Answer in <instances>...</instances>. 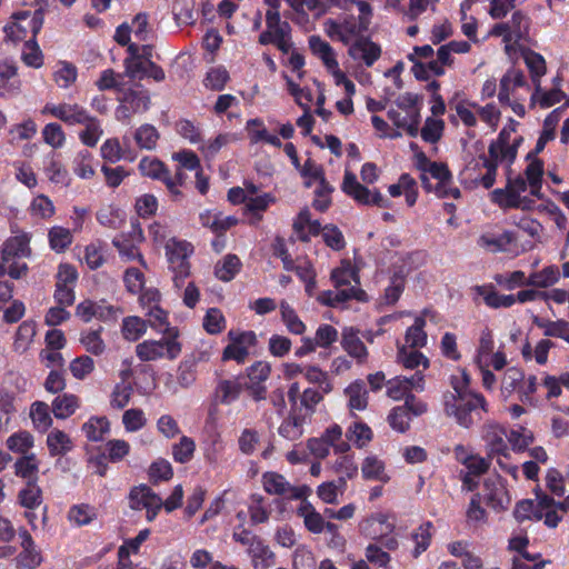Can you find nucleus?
Instances as JSON below:
<instances>
[{
  "instance_id": "obj_1",
  "label": "nucleus",
  "mask_w": 569,
  "mask_h": 569,
  "mask_svg": "<svg viewBox=\"0 0 569 569\" xmlns=\"http://www.w3.org/2000/svg\"><path fill=\"white\" fill-rule=\"evenodd\" d=\"M442 403L445 413L455 418L460 427L467 429L475 423L476 417L481 419L479 410L488 411V403L481 393L462 390L456 386L452 391L443 393Z\"/></svg>"
},
{
  "instance_id": "obj_2",
  "label": "nucleus",
  "mask_w": 569,
  "mask_h": 569,
  "mask_svg": "<svg viewBox=\"0 0 569 569\" xmlns=\"http://www.w3.org/2000/svg\"><path fill=\"white\" fill-rule=\"evenodd\" d=\"M11 19L12 21L3 28L4 39L6 41L17 43L26 40L29 34H31V38L37 37L43 24V10L16 12Z\"/></svg>"
},
{
  "instance_id": "obj_3",
  "label": "nucleus",
  "mask_w": 569,
  "mask_h": 569,
  "mask_svg": "<svg viewBox=\"0 0 569 569\" xmlns=\"http://www.w3.org/2000/svg\"><path fill=\"white\" fill-rule=\"evenodd\" d=\"M178 330H170L160 340H144L136 346V355L141 361H156L161 358L174 360L181 353V345L177 340Z\"/></svg>"
},
{
  "instance_id": "obj_4",
  "label": "nucleus",
  "mask_w": 569,
  "mask_h": 569,
  "mask_svg": "<svg viewBox=\"0 0 569 569\" xmlns=\"http://www.w3.org/2000/svg\"><path fill=\"white\" fill-rule=\"evenodd\" d=\"M164 248L169 267L173 272L174 284L181 287L183 280L190 276L189 258L193 252V246L186 240L171 238Z\"/></svg>"
},
{
  "instance_id": "obj_5",
  "label": "nucleus",
  "mask_w": 569,
  "mask_h": 569,
  "mask_svg": "<svg viewBox=\"0 0 569 569\" xmlns=\"http://www.w3.org/2000/svg\"><path fill=\"white\" fill-rule=\"evenodd\" d=\"M342 191L362 206H377L379 208H390L391 201L385 198L379 190H370L361 184L356 174L349 170L345 172L341 184Z\"/></svg>"
},
{
  "instance_id": "obj_6",
  "label": "nucleus",
  "mask_w": 569,
  "mask_h": 569,
  "mask_svg": "<svg viewBox=\"0 0 569 569\" xmlns=\"http://www.w3.org/2000/svg\"><path fill=\"white\" fill-rule=\"evenodd\" d=\"M370 21L366 17H346L342 21L329 20L327 24V33L331 39L341 41L345 46H350L359 38H363V33L368 30Z\"/></svg>"
},
{
  "instance_id": "obj_7",
  "label": "nucleus",
  "mask_w": 569,
  "mask_h": 569,
  "mask_svg": "<svg viewBox=\"0 0 569 569\" xmlns=\"http://www.w3.org/2000/svg\"><path fill=\"white\" fill-rule=\"evenodd\" d=\"M262 486L269 495L282 496L293 500L305 499L311 493L310 487L306 485L295 487L282 475L274 471L262 475Z\"/></svg>"
},
{
  "instance_id": "obj_8",
  "label": "nucleus",
  "mask_w": 569,
  "mask_h": 569,
  "mask_svg": "<svg viewBox=\"0 0 569 569\" xmlns=\"http://www.w3.org/2000/svg\"><path fill=\"white\" fill-rule=\"evenodd\" d=\"M130 507L136 510L146 509L147 520L152 521L162 508V499L147 485L131 489L129 493Z\"/></svg>"
},
{
  "instance_id": "obj_9",
  "label": "nucleus",
  "mask_w": 569,
  "mask_h": 569,
  "mask_svg": "<svg viewBox=\"0 0 569 569\" xmlns=\"http://www.w3.org/2000/svg\"><path fill=\"white\" fill-rule=\"evenodd\" d=\"M42 114H51L68 126L81 124L88 121L89 112L78 103H47L41 110Z\"/></svg>"
},
{
  "instance_id": "obj_10",
  "label": "nucleus",
  "mask_w": 569,
  "mask_h": 569,
  "mask_svg": "<svg viewBox=\"0 0 569 569\" xmlns=\"http://www.w3.org/2000/svg\"><path fill=\"white\" fill-rule=\"evenodd\" d=\"M150 98L147 93L129 90L116 109V118L119 121L127 122L133 114L148 110Z\"/></svg>"
},
{
  "instance_id": "obj_11",
  "label": "nucleus",
  "mask_w": 569,
  "mask_h": 569,
  "mask_svg": "<svg viewBox=\"0 0 569 569\" xmlns=\"http://www.w3.org/2000/svg\"><path fill=\"white\" fill-rule=\"evenodd\" d=\"M381 52L380 44L373 42L369 37L357 39L348 48L349 57L368 68L375 64L381 57Z\"/></svg>"
},
{
  "instance_id": "obj_12",
  "label": "nucleus",
  "mask_w": 569,
  "mask_h": 569,
  "mask_svg": "<svg viewBox=\"0 0 569 569\" xmlns=\"http://www.w3.org/2000/svg\"><path fill=\"white\" fill-rule=\"evenodd\" d=\"M482 439L486 443L488 457L507 456V432L500 425L489 421L482 426Z\"/></svg>"
},
{
  "instance_id": "obj_13",
  "label": "nucleus",
  "mask_w": 569,
  "mask_h": 569,
  "mask_svg": "<svg viewBox=\"0 0 569 569\" xmlns=\"http://www.w3.org/2000/svg\"><path fill=\"white\" fill-rule=\"evenodd\" d=\"M280 7H271L266 11L267 29L259 36L258 42L268 46L276 37L290 36L291 27L287 21L281 20Z\"/></svg>"
},
{
  "instance_id": "obj_14",
  "label": "nucleus",
  "mask_w": 569,
  "mask_h": 569,
  "mask_svg": "<svg viewBox=\"0 0 569 569\" xmlns=\"http://www.w3.org/2000/svg\"><path fill=\"white\" fill-rule=\"evenodd\" d=\"M395 529L396 526L389 521L388 515L381 512L371 515L360 525L361 532L373 540L391 535Z\"/></svg>"
},
{
  "instance_id": "obj_15",
  "label": "nucleus",
  "mask_w": 569,
  "mask_h": 569,
  "mask_svg": "<svg viewBox=\"0 0 569 569\" xmlns=\"http://www.w3.org/2000/svg\"><path fill=\"white\" fill-rule=\"evenodd\" d=\"M29 243L30 237L27 233L10 237L2 244L1 260H3L4 263H9L17 259L28 258L31 254Z\"/></svg>"
},
{
  "instance_id": "obj_16",
  "label": "nucleus",
  "mask_w": 569,
  "mask_h": 569,
  "mask_svg": "<svg viewBox=\"0 0 569 569\" xmlns=\"http://www.w3.org/2000/svg\"><path fill=\"white\" fill-rule=\"evenodd\" d=\"M242 380L243 377L241 376L229 379H219L213 392L216 402L221 405H230L236 401L244 389V383Z\"/></svg>"
},
{
  "instance_id": "obj_17",
  "label": "nucleus",
  "mask_w": 569,
  "mask_h": 569,
  "mask_svg": "<svg viewBox=\"0 0 569 569\" xmlns=\"http://www.w3.org/2000/svg\"><path fill=\"white\" fill-rule=\"evenodd\" d=\"M341 346L343 350L359 363H363L368 357V350L359 337V330L353 327H346L341 333Z\"/></svg>"
},
{
  "instance_id": "obj_18",
  "label": "nucleus",
  "mask_w": 569,
  "mask_h": 569,
  "mask_svg": "<svg viewBox=\"0 0 569 569\" xmlns=\"http://www.w3.org/2000/svg\"><path fill=\"white\" fill-rule=\"evenodd\" d=\"M307 416L301 410L289 411L287 418L281 422L278 432L289 441H297L303 436V427Z\"/></svg>"
},
{
  "instance_id": "obj_19",
  "label": "nucleus",
  "mask_w": 569,
  "mask_h": 569,
  "mask_svg": "<svg viewBox=\"0 0 569 569\" xmlns=\"http://www.w3.org/2000/svg\"><path fill=\"white\" fill-rule=\"evenodd\" d=\"M17 66L12 61L0 62V96L17 94L20 81L17 79Z\"/></svg>"
},
{
  "instance_id": "obj_20",
  "label": "nucleus",
  "mask_w": 569,
  "mask_h": 569,
  "mask_svg": "<svg viewBox=\"0 0 569 569\" xmlns=\"http://www.w3.org/2000/svg\"><path fill=\"white\" fill-rule=\"evenodd\" d=\"M139 171L142 176L162 181L167 188H172L169 180V170L164 163L156 158L144 157L140 160Z\"/></svg>"
},
{
  "instance_id": "obj_21",
  "label": "nucleus",
  "mask_w": 569,
  "mask_h": 569,
  "mask_svg": "<svg viewBox=\"0 0 569 569\" xmlns=\"http://www.w3.org/2000/svg\"><path fill=\"white\" fill-rule=\"evenodd\" d=\"M301 505L297 508V515L303 519L305 527L312 533H321L325 530V519L316 508L307 501V498L301 499Z\"/></svg>"
},
{
  "instance_id": "obj_22",
  "label": "nucleus",
  "mask_w": 569,
  "mask_h": 569,
  "mask_svg": "<svg viewBox=\"0 0 569 569\" xmlns=\"http://www.w3.org/2000/svg\"><path fill=\"white\" fill-rule=\"evenodd\" d=\"M485 501L486 503L495 510H503L510 502V499L507 495L506 489L490 480L485 481Z\"/></svg>"
},
{
  "instance_id": "obj_23",
  "label": "nucleus",
  "mask_w": 569,
  "mask_h": 569,
  "mask_svg": "<svg viewBox=\"0 0 569 569\" xmlns=\"http://www.w3.org/2000/svg\"><path fill=\"white\" fill-rule=\"evenodd\" d=\"M51 407L57 419H67L80 407V399L72 393H62L53 399Z\"/></svg>"
},
{
  "instance_id": "obj_24",
  "label": "nucleus",
  "mask_w": 569,
  "mask_h": 569,
  "mask_svg": "<svg viewBox=\"0 0 569 569\" xmlns=\"http://www.w3.org/2000/svg\"><path fill=\"white\" fill-rule=\"evenodd\" d=\"M248 553L251 556L254 569H268L274 563V553L260 538L251 543Z\"/></svg>"
},
{
  "instance_id": "obj_25",
  "label": "nucleus",
  "mask_w": 569,
  "mask_h": 569,
  "mask_svg": "<svg viewBox=\"0 0 569 569\" xmlns=\"http://www.w3.org/2000/svg\"><path fill=\"white\" fill-rule=\"evenodd\" d=\"M241 266L238 256L229 253L216 263L214 274L219 280L228 282L239 273Z\"/></svg>"
},
{
  "instance_id": "obj_26",
  "label": "nucleus",
  "mask_w": 569,
  "mask_h": 569,
  "mask_svg": "<svg viewBox=\"0 0 569 569\" xmlns=\"http://www.w3.org/2000/svg\"><path fill=\"white\" fill-rule=\"evenodd\" d=\"M532 322L538 328L543 329L545 336L561 338L569 342V322L566 320L550 321L538 316H533Z\"/></svg>"
},
{
  "instance_id": "obj_27",
  "label": "nucleus",
  "mask_w": 569,
  "mask_h": 569,
  "mask_svg": "<svg viewBox=\"0 0 569 569\" xmlns=\"http://www.w3.org/2000/svg\"><path fill=\"white\" fill-rule=\"evenodd\" d=\"M345 393L348 397V406L350 410L362 411L368 406V391L362 380H356L349 385Z\"/></svg>"
},
{
  "instance_id": "obj_28",
  "label": "nucleus",
  "mask_w": 569,
  "mask_h": 569,
  "mask_svg": "<svg viewBox=\"0 0 569 569\" xmlns=\"http://www.w3.org/2000/svg\"><path fill=\"white\" fill-rule=\"evenodd\" d=\"M309 47L311 52L320 58L328 69L338 68V61L336 60L333 49L319 36H311L309 38Z\"/></svg>"
},
{
  "instance_id": "obj_29",
  "label": "nucleus",
  "mask_w": 569,
  "mask_h": 569,
  "mask_svg": "<svg viewBox=\"0 0 569 569\" xmlns=\"http://www.w3.org/2000/svg\"><path fill=\"white\" fill-rule=\"evenodd\" d=\"M47 446L52 457L64 456L72 449V441L64 431L54 429L47 437Z\"/></svg>"
},
{
  "instance_id": "obj_30",
  "label": "nucleus",
  "mask_w": 569,
  "mask_h": 569,
  "mask_svg": "<svg viewBox=\"0 0 569 569\" xmlns=\"http://www.w3.org/2000/svg\"><path fill=\"white\" fill-rule=\"evenodd\" d=\"M38 461L33 453L22 456L14 462V472L18 477L23 478L27 482L38 480Z\"/></svg>"
},
{
  "instance_id": "obj_31",
  "label": "nucleus",
  "mask_w": 569,
  "mask_h": 569,
  "mask_svg": "<svg viewBox=\"0 0 569 569\" xmlns=\"http://www.w3.org/2000/svg\"><path fill=\"white\" fill-rule=\"evenodd\" d=\"M331 280H332L336 289L359 286L358 273L351 267L350 263H347L346 266L333 269L331 272Z\"/></svg>"
},
{
  "instance_id": "obj_32",
  "label": "nucleus",
  "mask_w": 569,
  "mask_h": 569,
  "mask_svg": "<svg viewBox=\"0 0 569 569\" xmlns=\"http://www.w3.org/2000/svg\"><path fill=\"white\" fill-rule=\"evenodd\" d=\"M559 280V269L556 266H549L541 271L531 273L527 280L526 286L538 288H548Z\"/></svg>"
},
{
  "instance_id": "obj_33",
  "label": "nucleus",
  "mask_w": 569,
  "mask_h": 569,
  "mask_svg": "<svg viewBox=\"0 0 569 569\" xmlns=\"http://www.w3.org/2000/svg\"><path fill=\"white\" fill-rule=\"evenodd\" d=\"M18 499L22 507L29 510L37 509L42 505V490L37 482H27L26 488L20 490Z\"/></svg>"
},
{
  "instance_id": "obj_34",
  "label": "nucleus",
  "mask_w": 569,
  "mask_h": 569,
  "mask_svg": "<svg viewBox=\"0 0 569 569\" xmlns=\"http://www.w3.org/2000/svg\"><path fill=\"white\" fill-rule=\"evenodd\" d=\"M397 360L407 369H416L422 365L423 369L429 367V360L420 351L408 350L406 346L399 348Z\"/></svg>"
},
{
  "instance_id": "obj_35",
  "label": "nucleus",
  "mask_w": 569,
  "mask_h": 569,
  "mask_svg": "<svg viewBox=\"0 0 569 569\" xmlns=\"http://www.w3.org/2000/svg\"><path fill=\"white\" fill-rule=\"evenodd\" d=\"M82 431L89 441H101L109 431V421L104 417H92L83 423Z\"/></svg>"
},
{
  "instance_id": "obj_36",
  "label": "nucleus",
  "mask_w": 569,
  "mask_h": 569,
  "mask_svg": "<svg viewBox=\"0 0 569 569\" xmlns=\"http://www.w3.org/2000/svg\"><path fill=\"white\" fill-rule=\"evenodd\" d=\"M81 124L84 126L79 134L81 142L87 147H96L103 133L100 121L96 117L89 116L88 121Z\"/></svg>"
},
{
  "instance_id": "obj_37",
  "label": "nucleus",
  "mask_w": 569,
  "mask_h": 569,
  "mask_svg": "<svg viewBox=\"0 0 569 569\" xmlns=\"http://www.w3.org/2000/svg\"><path fill=\"white\" fill-rule=\"evenodd\" d=\"M36 336V325L31 321H23L16 332L13 342L14 350L23 353L26 352Z\"/></svg>"
},
{
  "instance_id": "obj_38",
  "label": "nucleus",
  "mask_w": 569,
  "mask_h": 569,
  "mask_svg": "<svg viewBox=\"0 0 569 569\" xmlns=\"http://www.w3.org/2000/svg\"><path fill=\"white\" fill-rule=\"evenodd\" d=\"M426 326V320L421 317L416 318L415 323L407 329L406 332V343L411 349H417L426 346L427 343V333L423 328Z\"/></svg>"
},
{
  "instance_id": "obj_39",
  "label": "nucleus",
  "mask_w": 569,
  "mask_h": 569,
  "mask_svg": "<svg viewBox=\"0 0 569 569\" xmlns=\"http://www.w3.org/2000/svg\"><path fill=\"white\" fill-rule=\"evenodd\" d=\"M433 525L431 521H427L422 523L415 532H412L411 538L415 541L416 546L412 551V556L418 558L422 552H425L431 542Z\"/></svg>"
},
{
  "instance_id": "obj_40",
  "label": "nucleus",
  "mask_w": 569,
  "mask_h": 569,
  "mask_svg": "<svg viewBox=\"0 0 569 569\" xmlns=\"http://www.w3.org/2000/svg\"><path fill=\"white\" fill-rule=\"evenodd\" d=\"M346 437L358 448L366 447L372 439L370 427L361 421L353 422L347 430Z\"/></svg>"
},
{
  "instance_id": "obj_41",
  "label": "nucleus",
  "mask_w": 569,
  "mask_h": 569,
  "mask_svg": "<svg viewBox=\"0 0 569 569\" xmlns=\"http://www.w3.org/2000/svg\"><path fill=\"white\" fill-rule=\"evenodd\" d=\"M147 331V321L139 317H127L122 321V335L126 340L137 341Z\"/></svg>"
},
{
  "instance_id": "obj_42",
  "label": "nucleus",
  "mask_w": 569,
  "mask_h": 569,
  "mask_svg": "<svg viewBox=\"0 0 569 569\" xmlns=\"http://www.w3.org/2000/svg\"><path fill=\"white\" fill-rule=\"evenodd\" d=\"M48 237L50 247L56 252H63L72 243L71 231L60 226L52 227Z\"/></svg>"
},
{
  "instance_id": "obj_43",
  "label": "nucleus",
  "mask_w": 569,
  "mask_h": 569,
  "mask_svg": "<svg viewBox=\"0 0 569 569\" xmlns=\"http://www.w3.org/2000/svg\"><path fill=\"white\" fill-rule=\"evenodd\" d=\"M30 416L34 428L41 432L47 431L52 425L49 406L44 402H34L31 406Z\"/></svg>"
},
{
  "instance_id": "obj_44",
  "label": "nucleus",
  "mask_w": 569,
  "mask_h": 569,
  "mask_svg": "<svg viewBox=\"0 0 569 569\" xmlns=\"http://www.w3.org/2000/svg\"><path fill=\"white\" fill-rule=\"evenodd\" d=\"M280 312L282 321L291 333L302 335L305 332V323L300 320L295 309L284 300L280 302Z\"/></svg>"
},
{
  "instance_id": "obj_45",
  "label": "nucleus",
  "mask_w": 569,
  "mask_h": 569,
  "mask_svg": "<svg viewBox=\"0 0 569 569\" xmlns=\"http://www.w3.org/2000/svg\"><path fill=\"white\" fill-rule=\"evenodd\" d=\"M362 476L366 479L388 482L389 477L385 473V465L376 457H367L361 467Z\"/></svg>"
},
{
  "instance_id": "obj_46",
  "label": "nucleus",
  "mask_w": 569,
  "mask_h": 569,
  "mask_svg": "<svg viewBox=\"0 0 569 569\" xmlns=\"http://www.w3.org/2000/svg\"><path fill=\"white\" fill-rule=\"evenodd\" d=\"M7 447L13 452L26 456L33 447V437L26 430L16 432L7 439Z\"/></svg>"
},
{
  "instance_id": "obj_47",
  "label": "nucleus",
  "mask_w": 569,
  "mask_h": 569,
  "mask_svg": "<svg viewBox=\"0 0 569 569\" xmlns=\"http://www.w3.org/2000/svg\"><path fill=\"white\" fill-rule=\"evenodd\" d=\"M521 194L507 188H498L491 192V201L501 209L518 208Z\"/></svg>"
},
{
  "instance_id": "obj_48",
  "label": "nucleus",
  "mask_w": 569,
  "mask_h": 569,
  "mask_svg": "<svg viewBox=\"0 0 569 569\" xmlns=\"http://www.w3.org/2000/svg\"><path fill=\"white\" fill-rule=\"evenodd\" d=\"M23 62L32 68H40L43 64V54L40 47L37 43L36 38H30L26 41L22 51Z\"/></svg>"
},
{
  "instance_id": "obj_49",
  "label": "nucleus",
  "mask_w": 569,
  "mask_h": 569,
  "mask_svg": "<svg viewBox=\"0 0 569 569\" xmlns=\"http://www.w3.org/2000/svg\"><path fill=\"white\" fill-rule=\"evenodd\" d=\"M523 371L516 367H510L505 372L501 385V391L503 393H507L508 396L511 395L513 391L520 392V386L523 382Z\"/></svg>"
},
{
  "instance_id": "obj_50",
  "label": "nucleus",
  "mask_w": 569,
  "mask_h": 569,
  "mask_svg": "<svg viewBox=\"0 0 569 569\" xmlns=\"http://www.w3.org/2000/svg\"><path fill=\"white\" fill-rule=\"evenodd\" d=\"M159 139L157 129L151 124H143L137 129L134 140L142 149L151 150L156 147Z\"/></svg>"
},
{
  "instance_id": "obj_51",
  "label": "nucleus",
  "mask_w": 569,
  "mask_h": 569,
  "mask_svg": "<svg viewBox=\"0 0 569 569\" xmlns=\"http://www.w3.org/2000/svg\"><path fill=\"white\" fill-rule=\"evenodd\" d=\"M148 317L147 326L154 328L158 331L164 332L169 336L170 330H177L176 328H169L167 321V312L158 306H151L146 313Z\"/></svg>"
},
{
  "instance_id": "obj_52",
  "label": "nucleus",
  "mask_w": 569,
  "mask_h": 569,
  "mask_svg": "<svg viewBox=\"0 0 569 569\" xmlns=\"http://www.w3.org/2000/svg\"><path fill=\"white\" fill-rule=\"evenodd\" d=\"M196 449L194 441L183 436L180 441L172 447V456L177 462L186 463L191 460Z\"/></svg>"
},
{
  "instance_id": "obj_53",
  "label": "nucleus",
  "mask_w": 569,
  "mask_h": 569,
  "mask_svg": "<svg viewBox=\"0 0 569 569\" xmlns=\"http://www.w3.org/2000/svg\"><path fill=\"white\" fill-rule=\"evenodd\" d=\"M388 422L393 430L406 432L410 427V415L407 408L401 406L393 408L388 416Z\"/></svg>"
},
{
  "instance_id": "obj_54",
  "label": "nucleus",
  "mask_w": 569,
  "mask_h": 569,
  "mask_svg": "<svg viewBox=\"0 0 569 569\" xmlns=\"http://www.w3.org/2000/svg\"><path fill=\"white\" fill-rule=\"evenodd\" d=\"M445 123L442 120L427 118L420 134L426 142L435 143L440 140L442 136Z\"/></svg>"
},
{
  "instance_id": "obj_55",
  "label": "nucleus",
  "mask_w": 569,
  "mask_h": 569,
  "mask_svg": "<svg viewBox=\"0 0 569 569\" xmlns=\"http://www.w3.org/2000/svg\"><path fill=\"white\" fill-rule=\"evenodd\" d=\"M251 505L249 506L250 521L253 525L264 523L269 519V511L263 506V497L260 495H252Z\"/></svg>"
},
{
  "instance_id": "obj_56",
  "label": "nucleus",
  "mask_w": 569,
  "mask_h": 569,
  "mask_svg": "<svg viewBox=\"0 0 569 569\" xmlns=\"http://www.w3.org/2000/svg\"><path fill=\"white\" fill-rule=\"evenodd\" d=\"M43 140L46 143L53 148H60L63 146L66 136L59 123H48L42 130Z\"/></svg>"
},
{
  "instance_id": "obj_57",
  "label": "nucleus",
  "mask_w": 569,
  "mask_h": 569,
  "mask_svg": "<svg viewBox=\"0 0 569 569\" xmlns=\"http://www.w3.org/2000/svg\"><path fill=\"white\" fill-rule=\"evenodd\" d=\"M86 350L92 355L99 356L104 351V342L100 337L99 330H91L83 333L80 338Z\"/></svg>"
},
{
  "instance_id": "obj_58",
  "label": "nucleus",
  "mask_w": 569,
  "mask_h": 569,
  "mask_svg": "<svg viewBox=\"0 0 569 569\" xmlns=\"http://www.w3.org/2000/svg\"><path fill=\"white\" fill-rule=\"evenodd\" d=\"M94 362L89 356H81L70 362L69 369L76 379H83L92 372Z\"/></svg>"
},
{
  "instance_id": "obj_59",
  "label": "nucleus",
  "mask_w": 569,
  "mask_h": 569,
  "mask_svg": "<svg viewBox=\"0 0 569 569\" xmlns=\"http://www.w3.org/2000/svg\"><path fill=\"white\" fill-rule=\"evenodd\" d=\"M203 328L210 335H217L223 330L224 318L219 309L211 308L207 311L203 319Z\"/></svg>"
},
{
  "instance_id": "obj_60",
  "label": "nucleus",
  "mask_w": 569,
  "mask_h": 569,
  "mask_svg": "<svg viewBox=\"0 0 569 569\" xmlns=\"http://www.w3.org/2000/svg\"><path fill=\"white\" fill-rule=\"evenodd\" d=\"M196 361L187 359L179 366L177 380L182 388H188L196 381Z\"/></svg>"
},
{
  "instance_id": "obj_61",
  "label": "nucleus",
  "mask_w": 569,
  "mask_h": 569,
  "mask_svg": "<svg viewBox=\"0 0 569 569\" xmlns=\"http://www.w3.org/2000/svg\"><path fill=\"white\" fill-rule=\"evenodd\" d=\"M323 399L322 393L312 388H307L300 396V406L305 408L306 416L311 417L318 403H320Z\"/></svg>"
},
{
  "instance_id": "obj_62",
  "label": "nucleus",
  "mask_w": 569,
  "mask_h": 569,
  "mask_svg": "<svg viewBox=\"0 0 569 569\" xmlns=\"http://www.w3.org/2000/svg\"><path fill=\"white\" fill-rule=\"evenodd\" d=\"M172 475L173 471L171 465L164 459L153 462L149 468V477L153 483H158L162 480H169Z\"/></svg>"
},
{
  "instance_id": "obj_63",
  "label": "nucleus",
  "mask_w": 569,
  "mask_h": 569,
  "mask_svg": "<svg viewBox=\"0 0 569 569\" xmlns=\"http://www.w3.org/2000/svg\"><path fill=\"white\" fill-rule=\"evenodd\" d=\"M31 212L33 216L48 219L54 214V206L48 197L40 194L33 199Z\"/></svg>"
},
{
  "instance_id": "obj_64",
  "label": "nucleus",
  "mask_w": 569,
  "mask_h": 569,
  "mask_svg": "<svg viewBox=\"0 0 569 569\" xmlns=\"http://www.w3.org/2000/svg\"><path fill=\"white\" fill-rule=\"evenodd\" d=\"M508 441L512 446V449L521 451L533 442V435L526 428L520 427L518 430H512L509 433Z\"/></svg>"
}]
</instances>
